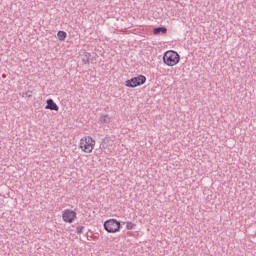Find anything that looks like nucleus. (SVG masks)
<instances>
[{
	"label": "nucleus",
	"instance_id": "39448f33",
	"mask_svg": "<svg viewBox=\"0 0 256 256\" xmlns=\"http://www.w3.org/2000/svg\"><path fill=\"white\" fill-rule=\"evenodd\" d=\"M77 220V212H75V210H71V209H65L62 211V221H64V223H73Z\"/></svg>",
	"mask_w": 256,
	"mask_h": 256
},
{
	"label": "nucleus",
	"instance_id": "9d476101",
	"mask_svg": "<svg viewBox=\"0 0 256 256\" xmlns=\"http://www.w3.org/2000/svg\"><path fill=\"white\" fill-rule=\"evenodd\" d=\"M83 229H84V227L77 228V233H78V234L83 233Z\"/></svg>",
	"mask_w": 256,
	"mask_h": 256
},
{
	"label": "nucleus",
	"instance_id": "7ed1b4c3",
	"mask_svg": "<svg viewBox=\"0 0 256 256\" xmlns=\"http://www.w3.org/2000/svg\"><path fill=\"white\" fill-rule=\"evenodd\" d=\"M104 229L107 233H119L121 231V222L115 218H110L104 222Z\"/></svg>",
	"mask_w": 256,
	"mask_h": 256
},
{
	"label": "nucleus",
	"instance_id": "20e7f679",
	"mask_svg": "<svg viewBox=\"0 0 256 256\" xmlns=\"http://www.w3.org/2000/svg\"><path fill=\"white\" fill-rule=\"evenodd\" d=\"M147 83V77L144 75H138L131 79H128L124 82L125 87H129L131 89H135V87H141V85H145Z\"/></svg>",
	"mask_w": 256,
	"mask_h": 256
},
{
	"label": "nucleus",
	"instance_id": "0eeeda50",
	"mask_svg": "<svg viewBox=\"0 0 256 256\" xmlns=\"http://www.w3.org/2000/svg\"><path fill=\"white\" fill-rule=\"evenodd\" d=\"M159 33H163V35L167 34V28L159 27L153 29V35H159Z\"/></svg>",
	"mask_w": 256,
	"mask_h": 256
},
{
	"label": "nucleus",
	"instance_id": "ddd939ff",
	"mask_svg": "<svg viewBox=\"0 0 256 256\" xmlns=\"http://www.w3.org/2000/svg\"><path fill=\"white\" fill-rule=\"evenodd\" d=\"M2 77L5 78V75H3Z\"/></svg>",
	"mask_w": 256,
	"mask_h": 256
},
{
	"label": "nucleus",
	"instance_id": "f03ea898",
	"mask_svg": "<svg viewBox=\"0 0 256 256\" xmlns=\"http://www.w3.org/2000/svg\"><path fill=\"white\" fill-rule=\"evenodd\" d=\"M179 61H181V56L175 50H168L163 55V63L167 67H175L179 65Z\"/></svg>",
	"mask_w": 256,
	"mask_h": 256
},
{
	"label": "nucleus",
	"instance_id": "9b49d317",
	"mask_svg": "<svg viewBox=\"0 0 256 256\" xmlns=\"http://www.w3.org/2000/svg\"><path fill=\"white\" fill-rule=\"evenodd\" d=\"M104 121H109V116H104Z\"/></svg>",
	"mask_w": 256,
	"mask_h": 256
},
{
	"label": "nucleus",
	"instance_id": "6e6552de",
	"mask_svg": "<svg viewBox=\"0 0 256 256\" xmlns=\"http://www.w3.org/2000/svg\"><path fill=\"white\" fill-rule=\"evenodd\" d=\"M57 37L60 41H65V39H67V32L60 30L57 33Z\"/></svg>",
	"mask_w": 256,
	"mask_h": 256
},
{
	"label": "nucleus",
	"instance_id": "f257e3e1",
	"mask_svg": "<svg viewBox=\"0 0 256 256\" xmlns=\"http://www.w3.org/2000/svg\"><path fill=\"white\" fill-rule=\"evenodd\" d=\"M97 142L91 136H84L80 139L78 147L82 153L91 154L95 150Z\"/></svg>",
	"mask_w": 256,
	"mask_h": 256
},
{
	"label": "nucleus",
	"instance_id": "1a4fd4ad",
	"mask_svg": "<svg viewBox=\"0 0 256 256\" xmlns=\"http://www.w3.org/2000/svg\"><path fill=\"white\" fill-rule=\"evenodd\" d=\"M126 229L132 231V229H135V224H133V222H127Z\"/></svg>",
	"mask_w": 256,
	"mask_h": 256
},
{
	"label": "nucleus",
	"instance_id": "423d86ee",
	"mask_svg": "<svg viewBox=\"0 0 256 256\" xmlns=\"http://www.w3.org/2000/svg\"><path fill=\"white\" fill-rule=\"evenodd\" d=\"M45 109L49 111H59V105H57L53 99H48L46 100Z\"/></svg>",
	"mask_w": 256,
	"mask_h": 256
},
{
	"label": "nucleus",
	"instance_id": "f8f14e48",
	"mask_svg": "<svg viewBox=\"0 0 256 256\" xmlns=\"http://www.w3.org/2000/svg\"><path fill=\"white\" fill-rule=\"evenodd\" d=\"M26 97H31V93H26Z\"/></svg>",
	"mask_w": 256,
	"mask_h": 256
}]
</instances>
